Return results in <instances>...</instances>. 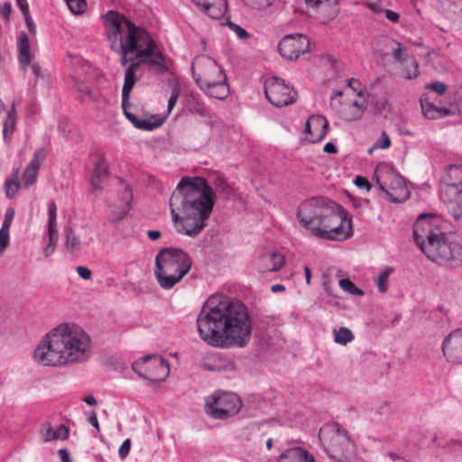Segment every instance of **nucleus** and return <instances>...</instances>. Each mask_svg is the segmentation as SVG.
I'll return each instance as SVG.
<instances>
[{
	"label": "nucleus",
	"instance_id": "dca6fc26",
	"mask_svg": "<svg viewBox=\"0 0 462 462\" xmlns=\"http://www.w3.org/2000/svg\"><path fill=\"white\" fill-rule=\"evenodd\" d=\"M456 105L450 106H443L430 101L428 97L420 99L422 113L425 117L434 120L444 117L450 114L457 113L462 117V88L456 94Z\"/></svg>",
	"mask_w": 462,
	"mask_h": 462
},
{
	"label": "nucleus",
	"instance_id": "423d86ee",
	"mask_svg": "<svg viewBox=\"0 0 462 462\" xmlns=\"http://www.w3.org/2000/svg\"><path fill=\"white\" fill-rule=\"evenodd\" d=\"M449 224L438 215L421 214L413 225V238L432 262L453 268L462 265V245L448 237Z\"/></svg>",
	"mask_w": 462,
	"mask_h": 462
},
{
	"label": "nucleus",
	"instance_id": "1a4fd4ad",
	"mask_svg": "<svg viewBox=\"0 0 462 462\" xmlns=\"http://www.w3.org/2000/svg\"><path fill=\"white\" fill-rule=\"evenodd\" d=\"M242 405L237 394L216 392L207 398L205 411L212 419L224 420L238 414Z\"/></svg>",
	"mask_w": 462,
	"mask_h": 462
},
{
	"label": "nucleus",
	"instance_id": "49530a36",
	"mask_svg": "<svg viewBox=\"0 0 462 462\" xmlns=\"http://www.w3.org/2000/svg\"><path fill=\"white\" fill-rule=\"evenodd\" d=\"M273 0H243L244 4L250 8L262 10L269 7Z\"/></svg>",
	"mask_w": 462,
	"mask_h": 462
},
{
	"label": "nucleus",
	"instance_id": "052dcab7",
	"mask_svg": "<svg viewBox=\"0 0 462 462\" xmlns=\"http://www.w3.org/2000/svg\"><path fill=\"white\" fill-rule=\"evenodd\" d=\"M24 16V19H25V22H26V24H27V27H28V30H29V32L32 34V35H35L36 33V27L33 23V21L30 15V13H27V14H23Z\"/></svg>",
	"mask_w": 462,
	"mask_h": 462
},
{
	"label": "nucleus",
	"instance_id": "bb28decb",
	"mask_svg": "<svg viewBox=\"0 0 462 462\" xmlns=\"http://www.w3.org/2000/svg\"><path fill=\"white\" fill-rule=\"evenodd\" d=\"M133 201V192L128 184L125 185L124 191L122 192V198L120 200V208L117 210L114 206H110L111 221L116 222L123 219L130 211Z\"/></svg>",
	"mask_w": 462,
	"mask_h": 462
},
{
	"label": "nucleus",
	"instance_id": "7ed1b4c3",
	"mask_svg": "<svg viewBox=\"0 0 462 462\" xmlns=\"http://www.w3.org/2000/svg\"><path fill=\"white\" fill-rule=\"evenodd\" d=\"M216 200V192L206 179L181 178L170 199L177 231L190 237L198 236L206 227Z\"/></svg>",
	"mask_w": 462,
	"mask_h": 462
},
{
	"label": "nucleus",
	"instance_id": "09e8293b",
	"mask_svg": "<svg viewBox=\"0 0 462 462\" xmlns=\"http://www.w3.org/2000/svg\"><path fill=\"white\" fill-rule=\"evenodd\" d=\"M229 28L234 32H236V34L237 35V37L241 40H245V39H248L250 34L248 33V32L244 29L243 27H241L240 25L236 24V23H229Z\"/></svg>",
	"mask_w": 462,
	"mask_h": 462
},
{
	"label": "nucleus",
	"instance_id": "f03ea898",
	"mask_svg": "<svg viewBox=\"0 0 462 462\" xmlns=\"http://www.w3.org/2000/svg\"><path fill=\"white\" fill-rule=\"evenodd\" d=\"M109 48L120 55V62L127 66L139 60L154 74L171 72V59L154 42L151 34L117 12L108 11L104 16Z\"/></svg>",
	"mask_w": 462,
	"mask_h": 462
},
{
	"label": "nucleus",
	"instance_id": "f704fd0d",
	"mask_svg": "<svg viewBox=\"0 0 462 462\" xmlns=\"http://www.w3.org/2000/svg\"><path fill=\"white\" fill-rule=\"evenodd\" d=\"M334 341L337 344L346 346L355 338L353 332L345 327L333 329Z\"/></svg>",
	"mask_w": 462,
	"mask_h": 462
},
{
	"label": "nucleus",
	"instance_id": "79ce46f5",
	"mask_svg": "<svg viewBox=\"0 0 462 462\" xmlns=\"http://www.w3.org/2000/svg\"><path fill=\"white\" fill-rule=\"evenodd\" d=\"M214 185L217 190L226 198H229L233 194L232 187L221 177L215 179Z\"/></svg>",
	"mask_w": 462,
	"mask_h": 462
},
{
	"label": "nucleus",
	"instance_id": "4be33fe9",
	"mask_svg": "<svg viewBox=\"0 0 462 462\" xmlns=\"http://www.w3.org/2000/svg\"><path fill=\"white\" fill-rule=\"evenodd\" d=\"M328 122L321 115H313L306 122L304 133L310 143L321 141L328 133Z\"/></svg>",
	"mask_w": 462,
	"mask_h": 462
},
{
	"label": "nucleus",
	"instance_id": "7c9ffc66",
	"mask_svg": "<svg viewBox=\"0 0 462 462\" xmlns=\"http://www.w3.org/2000/svg\"><path fill=\"white\" fill-rule=\"evenodd\" d=\"M441 185H454L462 188V164L449 165L446 170Z\"/></svg>",
	"mask_w": 462,
	"mask_h": 462
},
{
	"label": "nucleus",
	"instance_id": "e433bc0d",
	"mask_svg": "<svg viewBox=\"0 0 462 462\" xmlns=\"http://www.w3.org/2000/svg\"><path fill=\"white\" fill-rule=\"evenodd\" d=\"M19 188L20 182L18 180L17 176L14 178H8L5 180L4 189L5 195L8 199L14 198L17 194Z\"/></svg>",
	"mask_w": 462,
	"mask_h": 462
},
{
	"label": "nucleus",
	"instance_id": "6e6552de",
	"mask_svg": "<svg viewBox=\"0 0 462 462\" xmlns=\"http://www.w3.org/2000/svg\"><path fill=\"white\" fill-rule=\"evenodd\" d=\"M319 439L325 451L332 458L341 460L351 451L349 438L337 423H328L321 427Z\"/></svg>",
	"mask_w": 462,
	"mask_h": 462
},
{
	"label": "nucleus",
	"instance_id": "2f4dec72",
	"mask_svg": "<svg viewBox=\"0 0 462 462\" xmlns=\"http://www.w3.org/2000/svg\"><path fill=\"white\" fill-rule=\"evenodd\" d=\"M17 124V113L15 103L12 104L11 109L7 112L3 128V137L5 143L11 141Z\"/></svg>",
	"mask_w": 462,
	"mask_h": 462
},
{
	"label": "nucleus",
	"instance_id": "864d4df0",
	"mask_svg": "<svg viewBox=\"0 0 462 462\" xmlns=\"http://www.w3.org/2000/svg\"><path fill=\"white\" fill-rule=\"evenodd\" d=\"M9 244V233L7 230H0V254L6 249Z\"/></svg>",
	"mask_w": 462,
	"mask_h": 462
},
{
	"label": "nucleus",
	"instance_id": "c9c22d12",
	"mask_svg": "<svg viewBox=\"0 0 462 462\" xmlns=\"http://www.w3.org/2000/svg\"><path fill=\"white\" fill-rule=\"evenodd\" d=\"M127 105V102L125 103ZM122 106H124L122 104ZM125 116L132 122V124L138 129L143 130H152L157 127L160 124H151L146 120H141L134 114L130 113L126 109V106H123Z\"/></svg>",
	"mask_w": 462,
	"mask_h": 462
},
{
	"label": "nucleus",
	"instance_id": "0eeeda50",
	"mask_svg": "<svg viewBox=\"0 0 462 462\" xmlns=\"http://www.w3.org/2000/svg\"><path fill=\"white\" fill-rule=\"evenodd\" d=\"M192 259L184 250L177 247L162 248L155 257L154 276L159 285L170 290L190 271Z\"/></svg>",
	"mask_w": 462,
	"mask_h": 462
},
{
	"label": "nucleus",
	"instance_id": "0e129e2a",
	"mask_svg": "<svg viewBox=\"0 0 462 462\" xmlns=\"http://www.w3.org/2000/svg\"><path fill=\"white\" fill-rule=\"evenodd\" d=\"M61 462H72L69 451L67 448H61L58 451Z\"/></svg>",
	"mask_w": 462,
	"mask_h": 462
},
{
	"label": "nucleus",
	"instance_id": "3c124183",
	"mask_svg": "<svg viewBox=\"0 0 462 462\" xmlns=\"http://www.w3.org/2000/svg\"><path fill=\"white\" fill-rule=\"evenodd\" d=\"M426 88L429 89H432L439 95H443L447 91L448 86L443 82L436 81L428 84Z\"/></svg>",
	"mask_w": 462,
	"mask_h": 462
},
{
	"label": "nucleus",
	"instance_id": "ea45409f",
	"mask_svg": "<svg viewBox=\"0 0 462 462\" xmlns=\"http://www.w3.org/2000/svg\"><path fill=\"white\" fill-rule=\"evenodd\" d=\"M45 158H46L45 149L38 148L34 152L33 156H32L30 163L27 166L40 171L43 162L45 161Z\"/></svg>",
	"mask_w": 462,
	"mask_h": 462
},
{
	"label": "nucleus",
	"instance_id": "f257e3e1",
	"mask_svg": "<svg viewBox=\"0 0 462 462\" xmlns=\"http://www.w3.org/2000/svg\"><path fill=\"white\" fill-rule=\"evenodd\" d=\"M197 327L205 343L219 348L246 346L253 331L245 304L220 293L205 301L197 318Z\"/></svg>",
	"mask_w": 462,
	"mask_h": 462
},
{
	"label": "nucleus",
	"instance_id": "a878e982",
	"mask_svg": "<svg viewBox=\"0 0 462 462\" xmlns=\"http://www.w3.org/2000/svg\"><path fill=\"white\" fill-rule=\"evenodd\" d=\"M108 167L103 156H100L95 162L90 176V186L93 192L101 191L103 181L108 176Z\"/></svg>",
	"mask_w": 462,
	"mask_h": 462
},
{
	"label": "nucleus",
	"instance_id": "338daca9",
	"mask_svg": "<svg viewBox=\"0 0 462 462\" xmlns=\"http://www.w3.org/2000/svg\"><path fill=\"white\" fill-rule=\"evenodd\" d=\"M17 5L20 7L23 14H27L29 12V5L27 0H15Z\"/></svg>",
	"mask_w": 462,
	"mask_h": 462
},
{
	"label": "nucleus",
	"instance_id": "c756f323",
	"mask_svg": "<svg viewBox=\"0 0 462 462\" xmlns=\"http://www.w3.org/2000/svg\"><path fill=\"white\" fill-rule=\"evenodd\" d=\"M226 76L223 79L210 83L202 87L200 89L203 90L208 96L219 100H224L229 95V87L226 83Z\"/></svg>",
	"mask_w": 462,
	"mask_h": 462
},
{
	"label": "nucleus",
	"instance_id": "473e14b6",
	"mask_svg": "<svg viewBox=\"0 0 462 462\" xmlns=\"http://www.w3.org/2000/svg\"><path fill=\"white\" fill-rule=\"evenodd\" d=\"M69 436V429L65 425H60L54 430L51 425L42 432V439L44 442H50L59 439H67Z\"/></svg>",
	"mask_w": 462,
	"mask_h": 462
},
{
	"label": "nucleus",
	"instance_id": "f8f14e48",
	"mask_svg": "<svg viewBox=\"0 0 462 462\" xmlns=\"http://www.w3.org/2000/svg\"><path fill=\"white\" fill-rule=\"evenodd\" d=\"M264 93L268 101L276 107H283L294 103L297 97L293 87L277 77L266 79Z\"/></svg>",
	"mask_w": 462,
	"mask_h": 462
},
{
	"label": "nucleus",
	"instance_id": "4d7b16f0",
	"mask_svg": "<svg viewBox=\"0 0 462 462\" xmlns=\"http://www.w3.org/2000/svg\"><path fill=\"white\" fill-rule=\"evenodd\" d=\"M78 274L84 280L88 281L92 277V272L86 266H78L76 268Z\"/></svg>",
	"mask_w": 462,
	"mask_h": 462
},
{
	"label": "nucleus",
	"instance_id": "5fc2aeb1",
	"mask_svg": "<svg viewBox=\"0 0 462 462\" xmlns=\"http://www.w3.org/2000/svg\"><path fill=\"white\" fill-rule=\"evenodd\" d=\"M130 448H131V440L129 439H125L118 449L119 457L122 458L127 457V455L129 454V451H130Z\"/></svg>",
	"mask_w": 462,
	"mask_h": 462
},
{
	"label": "nucleus",
	"instance_id": "f3484780",
	"mask_svg": "<svg viewBox=\"0 0 462 462\" xmlns=\"http://www.w3.org/2000/svg\"><path fill=\"white\" fill-rule=\"evenodd\" d=\"M440 200L448 213L456 219L462 218V188L454 185H440Z\"/></svg>",
	"mask_w": 462,
	"mask_h": 462
},
{
	"label": "nucleus",
	"instance_id": "412c9836",
	"mask_svg": "<svg viewBox=\"0 0 462 462\" xmlns=\"http://www.w3.org/2000/svg\"><path fill=\"white\" fill-rule=\"evenodd\" d=\"M442 351L448 361L462 363V328L455 329L445 337Z\"/></svg>",
	"mask_w": 462,
	"mask_h": 462
},
{
	"label": "nucleus",
	"instance_id": "c03bdc74",
	"mask_svg": "<svg viewBox=\"0 0 462 462\" xmlns=\"http://www.w3.org/2000/svg\"><path fill=\"white\" fill-rule=\"evenodd\" d=\"M79 240L76 236L72 228L66 229V246L70 251H76L79 249Z\"/></svg>",
	"mask_w": 462,
	"mask_h": 462
},
{
	"label": "nucleus",
	"instance_id": "69168bd1",
	"mask_svg": "<svg viewBox=\"0 0 462 462\" xmlns=\"http://www.w3.org/2000/svg\"><path fill=\"white\" fill-rule=\"evenodd\" d=\"M88 422L96 428V430L97 431L100 430L99 429V423H98V420H97V413L95 411H92L88 417Z\"/></svg>",
	"mask_w": 462,
	"mask_h": 462
},
{
	"label": "nucleus",
	"instance_id": "603ef678",
	"mask_svg": "<svg viewBox=\"0 0 462 462\" xmlns=\"http://www.w3.org/2000/svg\"><path fill=\"white\" fill-rule=\"evenodd\" d=\"M30 66L32 69V72L34 76V85H37L38 80L44 78V74L42 70L41 66L34 60L32 61V63L30 64Z\"/></svg>",
	"mask_w": 462,
	"mask_h": 462
},
{
	"label": "nucleus",
	"instance_id": "b1692460",
	"mask_svg": "<svg viewBox=\"0 0 462 462\" xmlns=\"http://www.w3.org/2000/svg\"><path fill=\"white\" fill-rule=\"evenodd\" d=\"M48 236L49 243L43 249L46 256L51 255L54 252L58 241L57 206L54 201L48 203Z\"/></svg>",
	"mask_w": 462,
	"mask_h": 462
},
{
	"label": "nucleus",
	"instance_id": "ddd939ff",
	"mask_svg": "<svg viewBox=\"0 0 462 462\" xmlns=\"http://www.w3.org/2000/svg\"><path fill=\"white\" fill-rule=\"evenodd\" d=\"M330 107L344 121L352 122L360 119L365 110L357 100L346 97L341 91H337L330 98Z\"/></svg>",
	"mask_w": 462,
	"mask_h": 462
},
{
	"label": "nucleus",
	"instance_id": "a18cd8bd",
	"mask_svg": "<svg viewBox=\"0 0 462 462\" xmlns=\"http://www.w3.org/2000/svg\"><path fill=\"white\" fill-rule=\"evenodd\" d=\"M391 146V139L385 131H383L381 137L375 141L373 146L369 149L371 153L374 149H387Z\"/></svg>",
	"mask_w": 462,
	"mask_h": 462
},
{
	"label": "nucleus",
	"instance_id": "9b49d317",
	"mask_svg": "<svg viewBox=\"0 0 462 462\" xmlns=\"http://www.w3.org/2000/svg\"><path fill=\"white\" fill-rule=\"evenodd\" d=\"M132 369L140 377L151 382L164 380L170 372L168 362L157 355H147L135 360Z\"/></svg>",
	"mask_w": 462,
	"mask_h": 462
},
{
	"label": "nucleus",
	"instance_id": "c85d7f7f",
	"mask_svg": "<svg viewBox=\"0 0 462 462\" xmlns=\"http://www.w3.org/2000/svg\"><path fill=\"white\" fill-rule=\"evenodd\" d=\"M278 462H315V458L307 449L296 447L286 449Z\"/></svg>",
	"mask_w": 462,
	"mask_h": 462
},
{
	"label": "nucleus",
	"instance_id": "4c0bfd02",
	"mask_svg": "<svg viewBox=\"0 0 462 462\" xmlns=\"http://www.w3.org/2000/svg\"><path fill=\"white\" fill-rule=\"evenodd\" d=\"M189 110L192 114H197L201 117H208L210 116L208 107L199 100L193 98L189 104Z\"/></svg>",
	"mask_w": 462,
	"mask_h": 462
},
{
	"label": "nucleus",
	"instance_id": "aec40b11",
	"mask_svg": "<svg viewBox=\"0 0 462 462\" xmlns=\"http://www.w3.org/2000/svg\"><path fill=\"white\" fill-rule=\"evenodd\" d=\"M284 256L274 250L264 249L258 254L256 267L259 273L278 272L284 265Z\"/></svg>",
	"mask_w": 462,
	"mask_h": 462
},
{
	"label": "nucleus",
	"instance_id": "cd10ccee",
	"mask_svg": "<svg viewBox=\"0 0 462 462\" xmlns=\"http://www.w3.org/2000/svg\"><path fill=\"white\" fill-rule=\"evenodd\" d=\"M140 67L139 62L131 63L125 71V81L122 88V102L124 106L128 102L130 93L137 81L136 72Z\"/></svg>",
	"mask_w": 462,
	"mask_h": 462
},
{
	"label": "nucleus",
	"instance_id": "37998d69",
	"mask_svg": "<svg viewBox=\"0 0 462 462\" xmlns=\"http://www.w3.org/2000/svg\"><path fill=\"white\" fill-rule=\"evenodd\" d=\"M69 9L74 14H81L86 11V0H65Z\"/></svg>",
	"mask_w": 462,
	"mask_h": 462
},
{
	"label": "nucleus",
	"instance_id": "e2e57ef3",
	"mask_svg": "<svg viewBox=\"0 0 462 462\" xmlns=\"http://www.w3.org/2000/svg\"><path fill=\"white\" fill-rule=\"evenodd\" d=\"M384 14H385V17L393 22V23H397L399 21V18H400V15L398 13L393 11V10H390V9H386L384 11Z\"/></svg>",
	"mask_w": 462,
	"mask_h": 462
},
{
	"label": "nucleus",
	"instance_id": "8fccbe9b",
	"mask_svg": "<svg viewBox=\"0 0 462 462\" xmlns=\"http://www.w3.org/2000/svg\"><path fill=\"white\" fill-rule=\"evenodd\" d=\"M14 216V208H7L5 211V219H4V222H3V225H2V227L0 230H7V232L9 233V228H10L11 223L13 221Z\"/></svg>",
	"mask_w": 462,
	"mask_h": 462
},
{
	"label": "nucleus",
	"instance_id": "6e6d98bb",
	"mask_svg": "<svg viewBox=\"0 0 462 462\" xmlns=\"http://www.w3.org/2000/svg\"><path fill=\"white\" fill-rule=\"evenodd\" d=\"M354 183L360 189H365V190H370L371 184L367 180L366 178L363 176H356L354 180Z\"/></svg>",
	"mask_w": 462,
	"mask_h": 462
},
{
	"label": "nucleus",
	"instance_id": "58836bf2",
	"mask_svg": "<svg viewBox=\"0 0 462 462\" xmlns=\"http://www.w3.org/2000/svg\"><path fill=\"white\" fill-rule=\"evenodd\" d=\"M39 171L26 166L22 175V181L25 188H30L35 184Z\"/></svg>",
	"mask_w": 462,
	"mask_h": 462
},
{
	"label": "nucleus",
	"instance_id": "5701e85b",
	"mask_svg": "<svg viewBox=\"0 0 462 462\" xmlns=\"http://www.w3.org/2000/svg\"><path fill=\"white\" fill-rule=\"evenodd\" d=\"M16 48L19 66L25 73L35 58L28 34L25 32H21L17 36Z\"/></svg>",
	"mask_w": 462,
	"mask_h": 462
},
{
	"label": "nucleus",
	"instance_id": "680f3d73",
	"mask_svg": "<svg viewBox=\"0 0 462 462\" xmlns=\"http://www.w3.org/2000/svg\"><path fill=\"white\" fill-rule=\"evenodd\" d=\"M12 11V5L10 3H5L0 9V14L6 20L9 19Z\"/></svg>",
	"mask_w": 462,
	"mask_h": 462
},
{
	"label": "nucleus",
	"instance_id": "20e7f679",
	"mask_svg": "<svg viewBox=\"0 0 462 462\" xmlns=\"http://www.w3.org/2000/svg\"><path fill=\"white\" fill-rule=\"evenodd\" d=\"M92 355L90 336L78 324L64 322L46 333L36 346L32 358L47 367L75 365Z\"/></svg>",
	"mask_w": 462,
	"mask_h": 462
},
{
	"label": "nucleus",
	"instance_id": "6ab92c4d",
	"mask_svg": "<svg viewBox=\"0 0 462 462\" xmlns=\"http://www.w3.org/2000/svg\"><path fill=\"white\" fill-rule=\"evenodd\" d=\"M373 180L375 181L378 189L391 197L389 188H393V185H401L402 182V177L398 175L393 168L387 163H380L374 170Z\"/></svg>",
	"mask_w": 462,
	"mask_h": 462
},
{
	"label": "nucleus",
	"instance_id": "13d9d810",
	"mask_svg": "<svg viewBox=\"0 0 462 462\" xmlns=\"http://www.w3.org/2000/svg\"><path fill=\"white\" fill-rule=\"evenodd\" d=\"M179 90L177 88L172 89L171 95L168 100V112L171 113L179 97Z\"/></svg>",
	"mask_w": 462,
	"mask_h": 462
},
{
	"label": "nucleus",
	"instance_id": "4468645a",
	"mask_svg": "<svg viewBox=\"0 0 462 462\" xmlns=\"http://www.w3.org/2000/svg\"><path fill=\"white\" fill-rule=\"evenodd\" d=\"M388 46L392 49L394 63L400 65V76L405 79H416L419 76V63L415 56L410 54L400 42L390 40Z\"/></svg>",
	"mask_w": 462,
	"mask_h": 462
},
{
	"label": "nucleus",
	"instance_id": "72a5a7b5",
	"mask_svg": "<svg viewBox=\"0 0 462 462\" xmlns=\"http://www.w3.org/2000/svg\"><path fill=\"white\" fill-rule=\"evenodd\" d=\"M393 273V267L385 266L374 279L379 292L384 293L388 290V280Z\"/></svg>",
	"mask_w": 462,
	"mask_h": 462
},
{
	"label": "nucleus",
	"instance_id": "de8ad7c7",
	"mask_svg": "<svg viewBox=\"0 0 462 462\" xmlns=\"http://www.w3.org/2000/svg\"><path fill=\"white\" fill-rule=\"evenodd\" d=\"M85 93L91 101L97 103L100 107L105 106L107 103L106 97L97 91L87 90Z\"/></svg>",
	"mask_w": 462,
	"mask_h": 462
},
{
	"label": "nucleus",
	"instance_id": "393cba45",
	"mask_svg": "<svg viewBox=\"0 0 462 462\" xmlns=\"http://www.w3.org/2000/svg\"><path fill=\"white\" fill-rule=\"evenodd\" d=\"M194 5L213 19L221 18L226 11V0H191Z\"/></svg>",
	"mask_w": 462,
	"mask_h": 462
},
{
	"label": "nucleus",
	"instance_id": "a211bd4d",
	"mask_svg": "<svg viewBox=\"0 0 462 462\" xmlns=\"http://www.w3.org/2000/svg\"><path fill=\"white\" fill-rule=\"evenodd\" d=\"M304 3L323 23L334 20L339 13L338 0H304Z\"/></svg>",
	"mask_w": 462,
	"mask_h": 462
},
{
	"label": "nucleus",
	"instance_id": "2eb2a0df",
	"mask_svg": "<svg viewBox=\"0 0 462 462\" xmlns=\"http://www.w3.org/2000/svg\"><path fill=\"white\" fill-rule=\"evenodd\" d=\"M278 50L281 55L289 60H297L300 54L310 50V41L301 33L285 35L279 42Z\"/></svg>",
	"mask_w": 462,
	"mask_h": 462
},
{
	"label": "nucleus",
	"instance_id": "39448f33",
	"mask_svg": "<svg viewBox=\"0 0 462 462\" xmlns=\"http://www.w3.org/2000/svg\"><path fill=\"white\" fill-rule=\"evenodd\" d=\"M297 219L310 235L341 241L352 236V219L338 204L325 197L305 199L297 208Z\"/></svg>",
	"mask_w": 462,
	"mask_h": 462
},
{
	"label": "nucleus",
	"instance_id": "bf43d9fd",
	"mask_svg": "<svg viewBox=\"0 0 462 462\" xmlns=\"http://www.w3.org/2000/svg\"><path fill=\"white\" fill-rule=\"evenodd\" d=\"M348 87L351 88L358 96H363V88L358 79H351L348 81Z\"/></svg>",
	"mask_w": 462,
	"mask_h": 462
},
{
	"label": "nucleus",
	"instance_id": "9d476101",
	"mask_svg": "<svg viewBox=\"0 0 462 462\" xmlns=\"http://www.w3.org/2000/svg\"><path fill=\"white\" fill-rule=\"evenodd\" d=\"M191 72L199 88L226 76L218 63L208 55L195 57L191 64Z\"/></svg>",
	"mask_w": 462,
	"mask_h": 462
},
{
	"label": "nucleus",
	"instance_id": "774afa93",
	"mask_svg": "<svg viewBox=\"0 0 462 462\" xmlns=\"http://www.w3.org/2000/svg\"><path fill=\"white\" fill-rule=\"evenodd\" d=\"M323 150L328 153H336L337 152V146L331 142L327 143L324 145Z\"/></svg>",
	"mask_w": 462,
	"mask_h": 462
},
{
	"label": "nucleus",
	"instance_id": "a19ab883",
	"mask_svg": "<svg viewBox=\"0 0 462 462\" xmlns=\"http://www.w3.org/2000/svg\"><path fill=\"white\" fill-rule=\"evenodd\" d=\"M340 287L346 292L352 295L362 296L364 291L357 288L355 283L348 278H344L339 281Z\"/></svg>",
	"mask_w": 462,
	"mask_h": 462
}]
</instances>
